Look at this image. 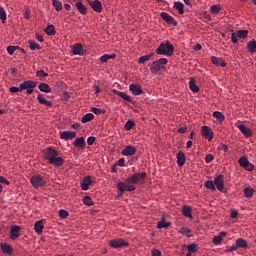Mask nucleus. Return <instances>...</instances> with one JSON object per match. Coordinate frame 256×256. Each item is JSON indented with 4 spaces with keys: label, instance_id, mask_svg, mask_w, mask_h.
<instances>
[{
    "label": "nucleus",
    "instance_id": "32",
    "mask_svg": "<svg viewBox=\"0 0 256 256\" xmlns=\"http://www.w3.org/2000/svg\"><path fill=\"white\" fill-rule=\"evenodd\" d=\"M51 165H55L56 167H61L63 165L64 160L61 157H54L52 160L49 162Z\"/></svg>",
    "mask_w": 256,
    "mask_h": 256
},
{
    "label": "nucleus",
    "instance_id": "55",
    "mask_svg": "<svg viewBox=\"0 0 256 256\" xmlns=\"http://www.w3.org/2000/svg\"><path fill=\"white\" fill-rule=\"evenodd\" d=\"M218 149H219V150H223L224 153H228V151H229V146L226 145V144L221 143V144L218 146Z\"/></svg>",
    "mask_w": 256,
    "mask_h": 256
},
{
    "label": "nucleus",
    "instance_id": "59",
    "mask_svg": "<svg viewBox=\"0 0 256 256\" xmlns=\"http://www.w3.org/2000/svg\"><path fill=\"white\" fill-rule=\"evenodd\" d=\"M151 254H152V256H161V255H162V253L160 252V250H159V249H156V248H153V249L151 250Z\"/></svg>",
    "mask_w": 256,
    "mask_h": 256
},
{
    "label": "nucleus",
    "instance_id": "14",
    "mask_svg": "<svg viewBox=\"0 0 256 256\" xmlns=\"http://www.w3.org/2000/svg\"><path fill=\"white\" fill-rule=\"evenodd\" d=\"M129 90L133 94V96H141V94L144 93L141 85L139 84H130Z\"/></svg>",
    "mask_w": 256,
    "mask_h": 256
},
{
    "label": "nucleus",
    "instance_id": "23",
    "mask_svg": "<svg viewBox=\"0 0 256 256\" xmlns=\"http://www.w3.org/2000/svg\"><path fill=\"white\" fill-rule=\"evenodd\" d=\"M74 146H76L79 149H83L84 147L87 146L85 137H78L76 138L75 142L73 143Z\"/></svg>",
    "mask_w": 256,
    "mask_h": 256
},
{
    "label": "nucleus",
    "instance_id": "4",
    "mask_svg": "<svg viewBox=\"0 0 256 256\" xmlns=\"http://www.w3.org/2000/svg\"><path fill=\"white\" fill-rule=\"evenodd\" d=\"M239 166L242 167V169L252 172L255 169V165L251 163V161L248 160L246 156H242L238 159Z\"/></svg>",
    "mask_w": 256,
    "mask_h": 256
},
{
    "label": "nucleus",
    "instance_id": "53",
    "mask_svg": "<svg viewBox=\"0 0 256 256\" xmlns=\"http://www.w3.org/2000/svg\"><path fill=\"white\" fill-rule=\"evenodd\" d=\"M30 49L31 51H35V49H39V44H37L35 41L30 40L29 41Z\"/></svg>",
    "mask_w": 256,
    "mask_h": 256
},
{
    "label": "nucleus",
    "instance_id": "64",
    "mask_svg": "<svg viewBox=\"0 0 256 256\" xmlns=\"http://www.w3.org/2000/svg\"><path fill=\"white\" fill-rule=\"evenodd\" d=\"M238 36H236L235 33H232V36H231V39H232V43L236 44L238 42V39H237Z\"/></svg>",
    "mask_w": 256,
    "mask_h": 256
},
{
    "label": "nucleus",
    "instance_id": "27",
    "mask_svg": "<svg viewBox=\"0 0 256 256\" xmlns=\"http://www.w3.org/2000/svg\"><path fill=\"white\" fill-rule=\"evenodd\" d=\"M182 214L186 218L193 219L192 208L190 206H183L182 207Z\"/></svg>",
    "mask_w": 256,
    "mask_h": 256
},
{
    "label": "nucleus",
    "instance_id": "8",
    "mask_svg": "<svg viewBox=\"0 0 256 256\" xmlns=\"http://www.w3.org/2000/svg\"><path fill=\"white\" fill-rule=\"evenodd\" d=\"M214 186L221 191V193H227V189L224 188V176L222 174L218 175L214 180Z\"/></svg>",
    "mask_w": 256,
    "mask_h": 256
},
{
    "label": "nucleus",
    "instance_id": "24",
    "mask_svg": "<svg viewBox=\"0 0 256 256\" xmlns=\"http://www.w3.org/2000/svg\"><path fill=\"white\" fill-rule=\"evenodd\" d=\"M236 248L238 249H248V242L243 238H238L236 240Z\"/></svg>",
    "mask_w": 256,
    "mask_h": 256
},
{
    "label": "nucleus",
    "instance_id": "36",
    "mask_svg": "<svg viewBox=\"0 0 256 256\" xmlns=\"http://www.w3.org/2000/svg\"><path fill=\"white\" fill-rule=\"evenodd\" d=\"M116 58V54H104L101 56L100 61L102 63H107V61H109L110 59H115Z\"/></svg>",
    "mask_w": 256,
    "mask_h": 256
},
{
    "label": "nucleus",
    "instance_id": "30",
    "mask_svg": "<svg viewBox=\"0 0 256 256\" xmlns=\"http://www.w3.org/2000/svg\"><path fill=\"white\" fill-rule=\"evenodd\" d=\"M94 118H95V115L93 113H86L82 117L81 122H82V124H86L88 122L93 121Z\"/></svg>",
    "mask_w": 256,
    "mask_h": 256
},
{
    "label": "nucleus",
    "instance_id": "10",
    "mask_svg": "<svg viewBox=\"0 0 256 256\" xmlns=\"http://www.w3.org/2000/svg\"><path fill=\"white\" fill-rule=\"evenodd\" d=\"M21 237V226L12 225L10 228V239L15 241V239H19Z\"/></svg>",
    "mask_w": 256,
    "mask_h": 256
},
{
    "label": "nucleus",
    "instance_id": "25",
    "mask_svg": "<svg viewBox=\"0 0 256 256\" xmlns=\"http://www.w3.org/2000/svg\"><path fill=\"white\" fill-rule=\"evenodd\" d=\"M114 93H115L116 96L122 98L123 100H125L127 102H130V103L133 102L132 97L129 96L128 94L124 93V92L116 91V89H114Z\"/></svg>",
    "mask_w": 256,
    "mask_h": 256
},
{
    "label": "nucleus",
    "instance_id": "60",
    "mask_svg": "<svg viewBox=\"0 0 256 256\" xmlns=\"http://www.w3.org/2000/svg\"><path fill=\"white\" fill-rule=\"evenodd\" d=\"M96 138L94 136H90L87 138V143L89 146L94 145Z\"/></svg>",
    "mask_w": 256,
    "mask_h": 256
},
{
    "label": "nucleus",
    "instance_id": "52",
    "mask_svg": "<svg viewBox=\"0 0 256 256\" xmlns=\"http://www.w3.org/2000/svg\"><path fill=\"white\" fill-rule=\"evenodd\" d=\"M149 60H151V56L143 55L139 59V64H145L146 61H149Z\"/></svg>",
    "mask_w": 256,
    "mask_h": 256
},
{
    "label": "nucleus",
    "instance_id": "29",
    "mask_svg": "<svg viewBox=\"0 0 256 256\" xmlns=\"http://www.w3.org/2000/svg\"><path fill=\"white\" fill-rule=\"evenodd\" d=\"M37 99L41 105H45L46 107H51L52 105L51 101H48L45 99V97H43V94H38Z\"/></svg>",
    "mask_w": 256,
    "mask_h": 256
},
{
    "label": "nucleus",
    "instance_id": "48",
    "mask_svg": "<svg viewBox=\"0 0 256 256\" xmlns=\"http://www.w3.org/2000/svg\"><path fill=\"white\" fill-rule=\"evenodd\" d=\"M204 186H205L207 189L215 190V182H213V181H206V182L204 183Z\"/></svg>",
    "mask_w": 256,
    "mask_h": 256
},
{
    "label": "nucleus",
    "instance_id": "45",
    "mask_svg": "<svg viewBox=\"0 0 256 256\" xmlns=\"http://www.w3.org/2000/svg\"><path fill=\"white\" fill-rule=\"evenodd\" d=\"M52 5L56 9V11H61V9H63V5L57 0H52Z\"/></svg>",
    "mask_w": 256,
    "mask_h": 256
},
{
    "label": "nucleus",
    "instance_id": "13",
    "mask_svg": "<svg viewBox=\"0 0 256 256\" xmlns=\"http://www.w3.org/2000/svg\"><path fill=\"white\" fill-rule=\"evenodd\" d=\"M201 133L203 138L211 141L213 139L214 133L213 130L209 126H203L201 129Z\"/></svg>",
    "mask_w": 256,
    "mask_h": 256
},
{
    "label": "nucleus",
    "instance_id": "3",
    "mask_svg": "<svg viewBox=\"0 0 256 256\" xmlns=\"http://www.w3.org/2000/svg\"><path fill=\"white\" fill-rule=\"evenodd\" d=\"M155 52L157 55L172 57L174 52V46L170 42L161 43Z\"/></svg>",
    "mask_w": 256,
    "mask_h": 256
},
{
    "label": "nucleus",
    "instance_id": "15",
    "mask_svg": "<svg viewBox=\"0 0 256 256\" xmlns=\"http://www.w3.org/2000/svg\"><path fill=\"white\" fill-rule=\"evenodd\" d=\"M137 153V148L132 145H127L124 150H122V155L123 156H133Z\"/></svg>",
    "mask_w": 256,
    "mask_h": 256
},
{
    "label": "nucleus",
    "instance_id": "34",
    "mask_svg": "<svg viewBox=\"0 0 256 256\" xmlns=\"http://www.w3.org/2000/svg\"><path fill=\"white\" fill-rule=\"evenodd\" d=\"M170 226H171V222L165 221V218H162V220L157 223L158 229L169 228Z\"/></svg>",
    "mask_w": 256,
    "mask_h": 256
},
{
    "label": "nucleus",
    "instance_id": "33",
    "mask_svg": "<svg viewBox=\"0 0 256 256\" xmlns=\"http://www.w3.org/2000/svg\"><path fill=\"white\" fill-rule=\"evenodd\" d=\"M76 9L81 13V15H87V8L82 2L76 3Z\"/></svg>",
    "mask_w": 256,
    "mask_h": 256
},
{
    "label": "nucleus",
    "instance_id": "38",
    "mask_svg": "<svg viewBox=\"0 0 256 256\" xmlns=\"http://www.w3.org/2000/svg\"><path fill=\"white\" fill-rule=\"evenodd\" d=\"M179 233L182 235H185L188 238L193 236V234H191L192 230L189 228H185V227H182L181 230L179 231Z\"/></svg>",
    "mask_w": 256,
    "mask_h": 256
},
{
    "label": "nucleus",
    "instance_id": "19",
    "mask_svg": "<svg viewBox=\"0 0 256 256\" xmlns=\"http://www.w3.org/2000/svg\"><path fill=\"white\" fill-rule=\"evenodd\" d=\"M44 228L45 225H43V220H38L34 223V231L37 235H42Z\"/></svg>",
    "mask_w": 256,
    "mask_h": 256
},
{
    "label": "nucleus",
    "instance_id": "7",
    "mask_svg": "<svg viewBox=\"0 0 256 256\" xmlns=\"http://www.w3.org/2000/svg\"><path fill=\"white\" fill-rule=\"evenodd\" d=\"M109 245L112 249H122V247L129 246V242L124 239H114L109 241Z\"/></svg>",
    "mask_w": 256,
    "mask_h": 256
},
{
    "label": "nucleus",
    "instance_id": "56",
    "mask_svg": "<svg viewBox=\"0 0 256 256\" xmlns=\"http://www.w3.org/2000/svg\"><path fill=\"white\" fill-rule=\"evenodd\" d=\"M197 245H195V244H191V245H189L188 247H187V249H188V251L190 252V253H195V252H197Z\"/></svg>",
    "mask_w": 256,
    "mask_h": 256
},
{
    "label": "nucleus",
    "instance_id": "54",
    "mask_svg": "<svg viewBox=\"0 0 256 256\" xmlns=\"http://www.w3.org/2000/svg\"><path fill=\"white\" fill-rule=\"evenodd\" d=\"M222 241H223V239L221 238V236H215L212 240L214 245H219V244H221Z\"/></svg>",
    "mask_w": 256,
    "mask_h": 256
},
{
    "label": "nucleus",
    "instance_id": "26",
    "mask_svg": "<svg viewBox=\"0 0 256 256\" xmlns=\"http://www.w3.org/2000/svg\"><path fill=\"white\" fill-rule=\"evenodd\" d=\"M189 89L194 93L200 92V88L196 85L195 79L193 77L189 79Z\"/></svg>",
    "mask_w": 256,
    "mask_h": 256
},
{
    "label": "nucleus",
    "instance_id": "16",
    "mask_svg": "<svg viewBox=\"0 0 256 256\" xmlns=\"http://www.w3.org/2000/svg\"><path fill=\"white\" fill-rule=\"evenodd\" d=\"M238 130L245 135L246 138H250L253 135L251 128L246 127L245 125L241 124L238 125Z\"/></svg>",
    "mask_w": 256,
    "mask_h": 256
},
{
    "label": "nucleus",
    "instance_id": "43",
    "mask_svg": "<svg viewBox=\"0 0 256 256\" xmlns=\"http://www.w3.org/2000/svg\"><path fill=\"white\" fill-rule=\"evenodd\" d=\"M0 19L2 20L3 23L7 21V12L5 11V8L0 7Z\"/></svg>",
    "mask_w": 256,
    "mask_h": 256
},
{
    "label": "nucleus",
    "instance_id": "28",
    "mask_svg": "<svg viewBox=\"0 0 256 256\" xmlns=\"http://www.w3.org/2000/svg\"><path fill=\"white\" fill-rule=\"evenodd\" d=\"M38 89L39 91H41L42 93H51V86H49V84L47 83H41L38 85Z\"/></svg>",
    "mask_w": 256,
    "mask_h": 256
},
{
    "label": "nucleus",
    "instance_id": "44",
    "mask_svg": "<svg viewBox=\"0 0 256 256\" xmlns=\"http://www.w3.org/2000/svg\"><path fill=\"white\" fill-rule=\"evenodd\" d=\"M244 195L246 198H251L254 195V189L252 188H246L244 189Z\"/></svg>",
    "mask_w": 256,
    "mask_h": 256
},
{
    "label": "nucleus",
    "instance_id": "6",
    "mask_svg": "<svg viewBox=\"0 0 256 256\" xmlns=\"http://www.w3.org/2000/svg\"><path fill=\"white\" fill-rule=\"evenodd\" d=\"M30 183L34 187V189H39L40 187H45L46 185L45 179H43L41 175L32 176L30 179Z\"/></svg>",
    "mask_w": 256,
    "mask_h": 256
},
{
    "label": "nucleus",
    "instance_id": "1",
    "mask_svg": "<svg viewBox=\"0 0 256 256\" xmlns=\"http://www.w3.org/2000/svg\"><path fill=\"white\" fill-rule=\"evenodd\" d=\"M146 176L147 174L145 172L135 173L132 176L127 177L125 182L117 183L116 187L120 191L118 197L123 196V193H125V191H135L137 188L134 185H137V183H139L140 181L145 180Z\"/></svg>",
    "mask_w": 256,
    "mask_h": 256
},
{
    "label": "nucleus",
    "instance_id": "35",
    "mask_svg": "<svg viewBox=\"0 0 256 256\" xmlns=\"http://www.w3.org/2000/svg\"><path fill=\"white\" fill-rule=\"evenodd\" d=\"M247 49L251 53L256 52V40L252 39L248 44H247Z\"/></svg>",
    "mask_w": 256,
    "mask_h": 256
},
{
    "label": "nucleus",
    "instance_id": "39",
    "mask_svg": "<svg viewBox=\"0 0 256 256\" xmlns=\"http://www.w3.org/2000/svg\"><path fill=\"white\" fill-rule=\"evenodd\" d=\"M221 10L222 8L220 7V5H213L210 7V12L212 13V15H218Z\"/></svg>",
    "mask_w": 256,
    "mask_h": 256
},
{
    "label": "nucleus",
    "instance_id": "12",
    "mask_svg": "<svg viewBox=\"0 0 256 256\" xmlns=\"http://www.w3.org/2000/svg\"><path fill=\"white\" fill-rule=\"evenodd\" d=\"M57 155H59V153L57 152V150L49 147L44 151V157L45 159H47L50 163V161L54 158L57 157Z\"/></svg>",
    "mask_w": 256,
    "mask_h": 256
},
{
    "label": "nucleus",
    "instance_id": "11",
    "mask_svg": "<svg viewBox=\"0 0 256 256\" xmlns=\"http://www.w3.org/2000/svg\"><path fill=\"white\" fill-rule=\"evenodd\" d=\"M73 55L75 56H85L86 55V51H84V48L82 46L81 43H77L73 46H71Z\"/></svg>",
    "mask_w": 256,
    "mask_h": 256
},
{
    "label": "nucleus",
    "instance_id": "22",
    "mask_svg": "<svg viewBox=\"0 0 256 256\" xmlns=\"http://www.w3.org/2000/svg\"><path fill=\"white\" fill-rule=\"evenodd\" d=\"M177 164L178 166H184L186 163V154L183 151L177 153Z\"/></svg>",
    "mask_w": 256,
    "mask_h": 256
},
{
    "label": "nucleus",
    "instance_id": "2",
    "mask_svg": "<svg viewBox=\"0 0 256 256\" xmlns=\"http://www.w3.org/2000/svg\"><path fill=\"white\" fill-rule=\"evenodd\" d=\"M168 64V60L166 58H161L159 60L154 61L151 66L150 70L152 74L160 75L166 71V65Z\"/></svg>",
    "mask_w": 256,
    "mask_h": 256
},
{
    "label": "nucleus",
    "instance_id": "58",
    "mask_svg": "<svg viewBox=\"0 0 256 256\" xmlns=\"http://www.w3.org/2000/svg\"><path fill=\"white\" fill-rule=\"evenodd\" d=\"M214 160L213 154L209 153L205 155V162L206 163H211Z\"/></svg>",
    "mask_w": 256,
    "mask_h": 256
},
{
    "label": "nucleus",
    "instance_id": "50",
    "mask_svg": "<svg viewBox=\"0 0 256 256\" xmlns=\"http://www.w3.org/2000/svg\"><path fill=\"white\" fill-rule=\"evenodd\" d=\"M76 132H65V140L76 138Z\"/></svg>",
    "mask_w": 256,
    "mask_h": 256
},
{
    "label": "nucleus",
    "instance_id": "18",
    "mask_svg": "<svg viewBox=\"0 0 256 256\" xmlns=\"http://www.w3.org/2000/svg\"><path fill=\"white\" fill-rule=\"evenodd\" d=\"M89 5L94 11H96L97 13H101L102 4H101L100 0H94V1L90 0Z\"/></svg>",
    "mask_w": 256,
    "mask_h": 256
},
{
    "label": "nucleus",
    "instance_id": "46",
    "mask_svg": "<svg viewBox=\"0 0 256 256\" xmlns=\"http://www.w3.org/2000/svg\"><path fill=\"white\" fill-rule=\"evenodd\" d=\"M45 33H46V35H55V26L49 25V26L45 29Z\"/></svg>",
    "mask_w": 256,
    "mask_h": 256
},
{
    "label": "nucleus",
    "instance_id": "51",
    "mask_svg": "<svg viewBox=\"0 0 256 256\" xmlns=\"http://www.w3.org/2000/svg\"><path fill=\"white\" fill-rule=\"evenodd\" d=\"M17 49H19V46H8L7 52L9 55H13V53H15V51H17Z\"/></svg>",
    "mask_w": 256,
    "mask_h": 256
},
{
    "label": "nucleus",
    "instance_id": "40",
    "mask_svg": "<svg viewBox=\"0 0 256 256\" xmlns=\"http://www.w3.org/2000/svg\"><path fill=\"white\" fill-rule=\"evenodd\" d=\"M249 31L248 30H238L237 31V36L238 39H246V37L248 36Z\"/></svg>",
    "mask_w": 256,
    "mask_h": 256
},
{
    "label": "nucleus",
    "instance_id": "61",
    "mask_svg": "<svg viewBox=\"0 0 256 256\" xmlns=\"http://www.w3.org/2000/svg\"><path fill=\"white\" fill-rule=\"evenodd\" d=\"M237 246L236 244L233 245V246H227V249H226V252H234V251H237Z\"/></svg>",
    "mask_w": 256,
    "mask_h": 256
},
{
    "label": "nucleus",
    "instance_id": "63",
    "mask_svg": "<svg viewBox=\"0 0 256 256\" xmlns=\"http://www.w3.org/2000/svg\"><path fill=\"white\" fill-rule=\"evenodd\" d=\"M238 212H237V210L236 209H232L231 210V218L232 219H236L237 218V216H238Z\"/></svg>",
    "mask_w": 256,
    "mask_h": 256
},
{
    "label": "nucleus",
    "instance_id": "17",
    "mask_svg": "<svg viewBox=\"0 0 256 256\" xmlns=\"http://www.w3.org/2000/svg\"><path fill=\"white\" fill-rule=\"evenodd\" d=\"M91 185H92V178H91V176H85L82 179V182H81L82 190L87 191L89 189V186H91Z\"/></svg>",
    "mask_w": 256,
    "mask_h": 256
},
{
    "label": "nucleus",
    "instance_id": "20",
    "mask_svg": "<svg viewBox=\"0 0 256 256\" xmlns=\"http://www.w3.org/2000/svg\"><path fill=\"white\" fill-rule=\"evenodd\" d=\"M0 249L5 255H11L13 253V247L8 243H2Z\"/></svg>",
    "mask_w": 256,
    "mask_h": 256
},
{
    "label": "nucleus",
    "instance_id": "42",
    "mask_svg": "<svg viewBox=\"0 0 256 256\" xmlns=\"http://www.w3.org/2000/svg\"><path fill=\"white\" fill-rule=\"evenodd\" d=\"M213 117L217 118L219 122H223L225 119L224 114L220 111H214Z\"/></svg>",
    "mask_w": 256,
    "mask_h": 256
},
{
    "label": "nucleus",
    "instance_id": "57",
    "mask_svg": "<svg viewBox=\"0 0 256 256\" xmlns=\"http://www.w3.org/2000/svg\"><path fill=\"white\" fill-rule=\"evenodd\" d=\"M21 91H23V90L21 89V84L19 85V87L13 86V87L10 88V93H19V92H21Z\"/></svg>",
    "mask_w": 256,
    "mask_h": 256
},
{
    "label": "nucleus",
    "instance_id": "49",
    "mask_svg": "<svg viewBox=\"0 0 256 256\" xmlns=\"http://www.w3.org/2000/svg\"><path fill=\"white\" fill-rule=\"evenodd\" d=\"M36 77H39V79H43V77H49V74L43 70H38L36 72Z\"/></svg>",
    "mask_w": 256,
    "mask_h": 256
},
{
    "label": "nucleus",
    "instance_id": "47",
    "mask_svg": "<svg viewBox=\"0 0 256 256\" xmlns=\"http://www.w3.org/2000/svg\"><path fill=\"white\" fill-rule=\"evenodd\" d=\"M134 126H135V122L132 120H128L126 121V124H125V130L130 131L133 129Z\"/></svg>",
    "mask_w": 256,
    "mask_h": 256
},
{
    "label": "nucleus",
    "instance_id": "21",
    "mask_svg": "<svg viewBox=\"0 0 256 256\" xmlns=\"http://www.w3.org/2000/svg\"><path fill=\"white\" fill-rule=\"evenodd\" d=\"M211 63L218 67H226L227 63L221 58H216V56H211Z\"/></svg>",
    "mask_w": 256,
    "mask_h": 256
},
{
    "label": "nucleus",
    "instance_id": "41",
    "mask_svg": "<svg viewBox=\"0 0 256 256\" xmlns=\"http://www.w3.org/2000/svg\"><path fill=\"white\" fill-rule=\"evenodd\" d=\"M82 203L86 206H93L94 205V202H93L92 198L89 197V196H86V197L82 198Z\"/></svg>",
    "mask_w": 256,
    "mask_h": 256
},
{
    "label": "nucleus",
    "instance_id": "62",
    "mask_svg": "<svg viewBox=\"0 0 256 256\" xmlns=\"http://www.w3.org/2000/svg\"><path fill=\"white\" fill-rule=\"evenodd\" d=\"M91 112L94 113L95 115H101L102 114V110L98 109V108H92Z\"/></svg>",
    "mask_w": 256,
    "mask_h": 256
},
{
    "label": "nucleus",
    "instance_id": "31",
    "mask_svg": "<svg viewBox=\"0 0 256 256\" xmlns=\"http://www.w3.org/2000/svg\"><path fill=\"white\" fill-rule=\"evenodd\" d=\"M174 9L178 10L179 15H184L185 13V5L182 2H175Z\"/></svg>",
    "mask_w": 256,
    "mask_h": 256
},
{
    "label": "nucleus",
    "instance_id": "5",
    "mask_svg": "<svg viewBox=\"0 0 256 256\" xmlns=\"http://www.w3.org/2000/svg\"><path fill=\"white\" fill-rule=\"evenodd\" d=\"M22 91H26L27 95H32L35 87H37V82L33 80H28L20 84Z\"/></svg>",
    "mask_w": 256,
    "mask_h": 256
},
{
    "label": "nucleus",
    "instance_id": "9",
    "mask_svg": "<svg viewBox=\"0 0 256 256\" xmlns=\"http://www.w3.org/2000/svg\"><path fill=\"white\" fill-rule=\"evenodd\" d=\"M160 17L161 19H163L164 21H166L167 24L169 25H173L174 27L178 26V21H176L172 15H170L169 13L166 12H161L160 13Z\"/></svg>",
    "mask_w": 256,
    "mask_h": 256
},
{
    "label": "nucleus",
    "instance_id": "37",
    "mask_svg": "<svg viewBox=\"0 0 256 256\" xmlns=\"http://www.w3.org/2000/svg\"><path fill=\"white\" fill-rule=\"evenodd\" d=\"M4 185H11V182H9V180H7L5 177L0 176V193H3V186Z\"/></svg>",
    "mask_w": 256,
    "mask_h": 256
}]
</instances>
